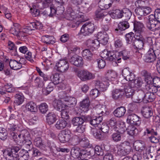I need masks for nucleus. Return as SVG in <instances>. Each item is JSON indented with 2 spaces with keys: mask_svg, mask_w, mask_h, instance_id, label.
<instances>
[{
  "mask_svg": "<svg viewBox=\"0 0 160 160\" xmlns=\"http://www.w3.org/2000/svg\"><path fill=\"white\" fill-rule=\"evenodd\" d=\"M83 16L81 12L78 11H74L71 8H69L66 14L67 19L72 21V28L77 27L83 21Z\"/></svg>",
  "mask_w": 160,
  "mask_h": 160,
  "instance_id": "f257e3e1",
  "label": "nucleus"
},
{
  "mask_svg": "<svg viewBox=\"0 0 160 160\" xmlns=\"http://www.w3.org/2000/svg\"><path fill=\"white\" fill-rule=\"evenodd\" d=\"M119 53H115L112 51H108L104 50L101 54V57L109 61H114L116 63L120 62L121 58L118 57Z\"/></svg>",
  "mask_w": 160,
  "mask_h": 160,
  "instance_id": "f03ea898",
  "label": "nucleus"
},
{
  "mask_svg": "<svg viewBox=\"0 0 160 160\" xmlns=\"http://www.w3.org/2000/svg\"><path fill=\"white\" fill-rule=\"evenodd\" d=\"M102 31L98 32V38L99 39L102 44L105 45L108 42V34L110 32H109V28L107 25H102Z\"/></svg>",
  "mask_w": 160,
  "mask_h": 160,
  "instance_id": "7ed1b4c3",
  "label": "nucleus"
},
{
  "mask_svg": "<svg viewBox=\"0 0 160 160\" xmlns=\"http://www.w3.org/2000/svg\"><path fill=\"white\" fill-rule=\"evenodd\" d=\"M42 25L39 22H32L28 24V25L22 29V32L27 34H31L32 30L36 29H42Z\"/></svg>",
  "mask_w": 160,
  "mask_h": 160,
  "instance_id": "20e7f679",
  "label": "nucleus"
},
{
  "mask_svg": "<svg viewBox=\"0 0 160 160\" xmlns=\"http://www.w3.org/2000/svg\"><path fill=\"white\" fill-rule=\"evenodd\" d=\"M19 148L17 147H13L5 150L3 152L4 155H7L11 160H18L19 157L18 152L20 150Z\"/></svg>",
  "mask_w": 160,
  "mask_h": 160,
  "instance_id": "39448f33",
  "label": "nucleus"
},
{
  "mask_svg": "<svg viewBox=\"0 0 160 160\" xmlns=\"http://www.w3.org/2000/svg\"><path fill=\"white\" fill-rule=\"evenodd\" d=\"M95 29V26L93 23L86 22L82 26L80 31L84 35L86 36L92 34Z\"/></svg>",
  "mask_w": 160,
  "mask_h": 160,
  "instance_id": "423d86ee",
  "label": "nucleus"
},
{
  "mask_svg": "<svg viewBox=\"0 0 160 160\" xmlns=\"http://www.w3.org/2000/svg\"><path fill=\"white\" fill-rule=\"evenodd\" d=\"M158 21L153 14L150 15L148 17V20L146 23L147 28L152 31L158 30L159 26L158 24Z\"/></svg>",
  "mask_w": 160,
  "mask_h": 160,
  "instance_id": "0eeeda50",
  "label": "nucleus"
},
{
  "mask_svg": "<svg viewBox=\"0 0 160 160\" xmlns=\"http://www.w3.org/2000/svg\"><path fill=\"white\" fill-rule=\"evenodd\" d=\"M56 67L58 71L64 72L68 70L69 68V64L68 62L65 59L60 60L56 64Z\"/></svg>",
  "mask_w": 160,
  "mask_h": 160,
  "instance_id": "6e6552de",
  "label": "nucleus"
},
{
  "mask_svg": "<svg viewBox=\"0 0 160 160\" xmlns=\"http://www.w3.org/2000/svg\"><path fill=\"white\" fill-rule=\"evenodd\" d=\"M140 117L135 114H132L128 115L127 119L128 123L133 125L139 126L141 123Z\"/></svg>",
  "mask_w": 160,
  "mask_h": 160,
  "instance_id": "1a4fd4ad",
  "label": "nucleus"
},
{
  "mask_svg": "<svg viewBox=\"0 0 160 160\" xmlns=\"http://www.w3.org/2000/svg\"><path fill=\"white\" fill-rule=\"evenodd\" d=\"M8 128L11 131H15L14 132H12L11 135L12 136V139L14 140L16 139H18L17 136L18 137L20 138V137L22 135L23 137H25L26 135L25 133L27 134V135H28V132L26 130H23L21 132V134H18L15 131L17 129V127L16 125L14 124H9L8 125Z\"/></svg>",
  "mask_w": 160,
  "mask_h": 160,
  "instance_id": "9d476101",
  "label": "nucleus"
},
{
  "mask_svg": "<svg viewBox=\"0 0 160 160\" xmlns=\"http://www.w3.org/2000/svg\"><path fill=\"white\" fill-rule=\"evenodd\" d=\"M69 62L72 64L78 67H81L83 64L82 58L77 54H74L69 59Z\"/></svg>",
  "mask_w": 160,
  "mask_h": 160,
  "instance_id": "9b49d317",
  "label": "nucleus"
},
{
  "mask_svg": "<svg viewBox=\"0 0 160 160\" xmlns=\"http://www.w3.org/2000/svg\"><path fill=\"white\" fill-rule=\"evenodd\" d=\"M24 58H20L19 61L11 59L9 61V65L11 68L14 70L20 69L22 67V65L24 63Z\"/></svg>",
  "mask_w": 160,
  "mask_h": 160,
  "instance_id": "f8f14e48",
  "label": "nucleus"
},
{
  "mask_svg": "<svg viewBox=\"0 0 160 160\" xmlns=\"http://www.w3.org/2000/svg\"><path fill=\"white\" fill-rule=\"evenodd\" d=\"M77 75L81 80L83 81L91 79L93 78L92 73L87 70L78 71L77 72Z\"/></svg>",
  "mask_w": 160,
  "mask_h": 160,
  "instance_id": "ddd939ff",
  "label": "nucleus"
},
{
  "mask_svg": "<svg viewBox=\"0 0 160 160\" xmlns=\"http://www.w3.org/2000/svg\"><path fill=\"white\" fill-rule=\"evenodd\" d=\"M59 140H75L79 139V137L77 135H74L71 138V136L68 134V131L63 130L61 131L59 134L58 137Z\"/></svg>",
  "mask_w": 160,
  "mask_h": 160,
  "instance_id": "4468645a",
  "label": "nucleus"
},
{
  "mask_svg": "<svg viewBox=\"0 0 160 160\" xmlns=\"http://www.w3.org/2000/svg\"><path fill=\"white\" fill-rule=\"evenodd\" d=\"M122 76L127 81L132 82L134 80L135 75L130 70L129 68H126L123 69L122 70Z\"/></svg>",
  "mask_w": 160,
  "mask_h": 160,
  "instance_id": "2eb2a0df",
  "label": "nucleus"
},
{
  "mask_svg": "<svg viewBox=\"0 0 160 160\" xmlns=\"http://www.w3.org/2000/svg\"><path fill=\"white\" fill-rule=\"evenodd\" d=\"M132 24L133 26V30L135 33V36H141V33L143 31L144 28L143 24L140 22L135 21L133 22H132Z\"/></svg>",
  "mask_w": 160,
  "mask_h": 160,
  "instance_id": "dca6fc26",
  "label": "nucleus"
},
{
  "mask_svg": "<svg viewBox=\"0 0 160 160\" xmlns=\"http://www.w3.org/2000/svg\"><path fill=\"white\" fill-rule=\"evenodd\" d=\"M136 39L132 43L134 48L139 50L143 48L144 44L142 36H135Z\"/></svg>",
  "mask_w": 160,
  "mask_h": 160,
  "instance_id": "f3484780",
  "label": "nucleus"
},
{
  "mask_svg": "<svg viewBox=\"0 0 160 160\" xmlns=\"http://www.w3.org/2000/svg\"><path fill=\"white\" fill-rule=\"evenodd\" d=\"M129 83H126L124 85L123 88H122L124 91V95H125L127 98H130L133 96L134 92V88Z\"/></svg>",
  "mask_w": 160,
  "mask_h": 160,
  "instance_id": "a211bd4d",
  "label": "nucleus"
},
{
  "mask_svg": "<svg viewBox=\"0 0 160 160\" xmlns=\"http://www.w3.org/2000/svg\"><path fill=\"white\" fill-rule=\"evenodd\" d=\"M156 59V56L154 51L151 48L146 55L145 61L148 62H154Z\"/></svg>",
  "mask_w": 160,
  "mask_h": 160,
  "instance_id": "6ab92c4d",
  "label": "nucleus"
},
{
  "mask_svg": "<svg viewBox=\"0 0 160 160\" xmlns=\"http://www.w3.org/2000/svg\"><path fill=\"white\" fill-rule=\"evenodd\" d=\"M55 1L56 3L55 6L57 11V14L60 15L63 13L64 10L63 6L65 5V2L63 0H55Z\"/></svg>",
  "mask_w": 160,
  "mask_h": 160,
  "instance_id": "aec40b11",
  "label": "nucleus"
},
{
  "mask_svg": "<svg viewBox=\"0 0 160 160\" xmlns=\"http://www.w3.org/2000/svg\"><path fill=\"white\" fill-rule=\"evenodd\" d=\"M158 133L156 132H155L153 129L148 128H147L145 131L144 132V135H147L148 137V138L150 140H160V138H157L153 135L157 136Z\"/></svg>",
  "mask_w": 160,
  "mask_h": 160,
  "instance_id": "412c9836",
  "label": "nucleus"
},
{
  "mask_svg": "<svg viewBox=\"0 0 160 160\" xmlns=\"http://www.w3.org/2000/svg\"><path fill=\"white\" fill-rule=\"evenodd\" d=\"M124 95L123 89L122 88L115 89L112 92V96L115 100H120Z\"/></svg>",
  "mask_w": 160,
  "mask_h": 160,
  "instance_id": "4be33fe9",
  "label": "nucleus"
},
{
  "mask_svg": "<svg viewBox=\"0 0 160 160\" xmlns=\"http://www.w3.org/2000/svg\"><path fill=\"white\" fill-rule=\"evenodd\" d=\"M66 102L67 106L69 107H73L75 106L77 102L76 98L72 97L66 96L62 99Z\"/></svg>",
  "mask_w": 160,
  "mask_h": 160,
  "instance_id": "5701e85b",
  "label": "nucleus"
},
{
  "mask_svg": "<svg viewBox=\"0 0 160 160\" xmlns=\"http://www.w3.org/2000/svg\"><path fill=\"white\" fill-rule=\"evenodd\" d=\"M108 82L105 81H101L97 80L95 82V86L99 89V91H106L108 87L109 86Z\"/></svg>",
  "mask_w": 160,
  "mask_h": 160,
  "instance_id": "b1692460",
  "label": "nucleus"
},
{
  "mask_svg": "<svg viewBox=\"0 0 160 160\" xmlns=\"http://www.w3.org/2000/svg\"><path fill=\"white\" fill-rule=\"evenodd\" d=\"M90 101L88 97H87L80 102V106L81 109L84 112H87L89 110Z\"/></svg>",
  "mask_w": 160,
  "mask_h": 160,
  "instance_id": "393cba45",
  "label": "nucleus"
},
{
  "mask_svg": "<svg viewBox=\"0 0 160 160\" xmlns=\"http://www.w3.org/2000/svg\"><path fill=\"white\" fill-rule=\"evenodd\" d=\"M117 151L116 152L117 156L122 157L128 154L129 152V149L126 148L122 146H119L117 147Z\"/></svg>",
  "mask_w": 160,
  "mask_h": 160,
  "instance_id": "a878e982",
  "label": "nucleus"
},
{
  "mask_svg": "<svg viewBox=\"0 0 160 160\" xmlns=\"http://www.w3.org/2000/svg\"><path fill=\"white\" fill-rule=\"evenodd\" d=\"M53 105L55 109L60 112L67 108V106L63 104L61 100H55L53 102Z\"/></svg>",
  "mask_w": 160,
  "mask_h": 160,
  "instance_id": "bb28decb",
  "label": "nucleus"
},
{
  "mask_svg": "<svg viewBox=\"0 0 160 160\" xmlns=\"http://www.w3.org/2000/svg\"><path fill=\"white\" fill-rule=\"evenodd\" d=\"M15 90L13 88L11 84H7L0 88V93L3 94L6 93V92H13Z\"/></svg>",
  "mask_w": 160,
  "mask_h": 160,
  "instance_id": "cd10ccee",
  "label": "nucleus"
},
{
  "mask_svg": "<svg viewBox=\"0 0 160 160\" xmlns=\"http://www.w3.org/2000/svg\"><path fill=\"white\" fill-rule=\"evenodd\" d=\"M98 40H92L91 39L88 40L87 42V45L91 48L92 47L95 49H97L99 46L100 43L102 44L99 41V39L98 38Z\"/></svg>",
  "mask_w": 160,
  "mask_h": 160,
  "instance_id": "c85d7f7f",
  "label": "nucleus"
},
{
  "mask_svg": "<svg viewBox=\"0 0 160 160\" xmlns=\"http://www.w3.org/2000/svg\"><path fill=\"white\" fill-rule=\"evenodd\" d=\"M126 112L125 107L121 106L117 108L113 112L114 115L118 118H120L123 116Z\"/></svg>",
  "mask_w": 160,
  "mask_h": 160,
  "instance_id": "c756f323",
  "label": "nucleus"
},
{
  "mask_svg": "<svg viewBox=\"0 0 160 160\" xmlns=\"http://www.w3.org/2000/svg\"><path fill=\"white\" fill-rule=\"evenodd\" d=\"M102 118L101 116L97 117L91 119L90 121V124L95 127H98L99 128V124H102Z\"/></svg>",
  "mask_w": 160,
  "mask_h": 160,
  "instance_id": "7c9ffc66",
  "label": "nucleus"
},
{
  "mask_svg": "<svg viewBox=\"0 0 160 160\" xmlns=\"http://www.w3.org/2000/svg\"><path fill=\"white\" fill-rule=\"evenodd\" d=\"M67 126H69V124L64 120H60L58 121L55 125L56 128L59 130L64 129Z\"/></svg>",
  "mask_w": 160,
  "mask_h": 160,
  "instance_id": "2f4dec72",
  "label": "nucleus"
},
{
  "mask_svg": "<svg viewBox=\"0 0 160 160\" xmlns=\"http://www.w3.org/2000/svg\"><path fill=\"white\" fill-rule=\"evenodd\" d=\"M93 110L97 114H102L106 112V106L104 105H98L96 106Z\"/></svg>",
  "mask_w": 160,
  "mask_h": 160,
  "instance_id": "473e14b6",
  "label": "nucleus"
},
{
  "mask_svg": "<svg viewBox=\"0 0 160 160\" xmlns=\"http://www.w3.org/2000/svg\"><path fill=\"white\" fill-rule=\"evenodd\" d=\"M142 112L143 116L146 118L150 117L153 114L152 108L148 107H144Z\"/></svg>",
  "mask_w": 160,
  "mask_h": 160,
  "instance_id": "72a5a7b5",
  "label": "nucleus"
},
{
  "mask_svg": "<svg viewBox=\"0 0 160 160\" xmlns=\"http://www.w3.org/2000/svg\"><path fill=\"white\" fill-rule=\"evenodd\" d=\"M52 0H46L43 2H40L36 4L39 9H42L43 8H47L52 4Z\"/></svg>",
  "mask_w": 160,
  "mask_h": 160,
  "instance_id": "f704fd0d",
  "label": "nucleus"
},
{
  "mask_svg": "<svg viewBox=\"0 0 160 160\" xmlns=\"http://www.w3.org/2000/svg\"><path fill=\"white\" fill-rule=\"evenodd\" d=\"M26 109L31 112H36L37 110L36 104L33 102L31 101L27 103L25 106Z\"/></svg>",
  "mask_w": 160,
  "mask_h": 160,
  "instance_id": "c9c22d12",
  "label": "nucleus"
},
{
  "mask_svg": "<svg viewBox=\"0 0 160 160\" xmlns=\"http://www.w3.org/2000/svg\"><path fill=\"white\" fill-rule=\"evenodd\" d=\"M54 38L51 36L45 35L42 37V40L43 42L47 44H53L55 42Z\"/></svg>",
  "mask_w": 160,
  "mask_h": 160,
  "instance_id": "e433bc0d",
  "label": "nucleus"
},
{
  "mask_svg": "<svg viewBox=\"0 0 160 160\" xmlns=\"http://www.w3.org/2000/svg\"><path fill=\"white\" fill-rule=\"evenodd\" d=\"M146 89L148 92L152 93L154 94L157 92V94H159V93L160 92V90L158 91L157 88L156 87L154 84H147L146 86Z\"/></svg>",
  "mask_w": 160,
  "mask_h": 160,
  "instance_id": "4c0bfd02",
  "label": "nucleus"
},
{
  "mask_svg": "<svg viewBox=\"0 0 160 160\" xmlns=\"http://www.w3.org/2000/svg\"><path fill=\"white\" fill-rule=\"evenodd\" d=\"M155 98V96L154 94L147 92L145 94L144 102L147 103L148 102H151Z\"/></svg>",
  "mask_w": 160,
  "mask_h": 160,
  "instance_id": "58836bf2",
  "label": "nucleus"
},
{
  "mask_svg": "<svg viewBox=\"0 0 160 160\" xmlns=\"http://www.w3.org/2000/svg\"><path fill=\"white\" fill-rule=\"evenodd\" d=\"M61 77V76L58 73H56L51 77V80L53 82H52L53 83V85L58 84L62 82L63 80L60 79Z\"/></svg>",
  "mask_w": 160,
  "mask_h": 160,
  "instance_id": "ea45409f",
  "label": "nucleus"
},
{
  "mask_svg": "<svg viewBox=\"0 0 160 160\" xmlns=\"http://www.w3.org/2000/svg\"><path fill=\"white\" fill-rule=\"evenodd\" d=\"M107 79L110 81H112L117 77V73L114 71L108 70L106 74Z\"/></svg>",
  "mask_w": 160,
  "mask_h": 160,
  "instance_id": "a19ab883",
  "label": "nucleus"
},
{
  "mask_svg": "<svg viewBox=\"0 0 160 160\" xmlns=\"http://www.w3.org/2000/svg\"><path fill=\"white\" fill-rule=\"evenodd\" d=\"M129 83L132 87L135 88H138L142 86V82L141 78H139L133 80L132 82H129Z\"/></svg>",
  "mask_w": 160,
  "mask_h": 160,
  "instance_id": "79ce46f5",
  "label": "nucleus"
},
{
  "mask_svg": "<svg viewBox=\"0 0 160 160\" xmlns=\"http://www.w3.org/2000/svg\"><path fill=\"white\" fill-rule=\"evenodd\" d=\"M47 122L49 124H52L56 120V115L53 112L49 113L47 117Z\"/></svg>",
  "mask_w": 160,
  "mask_h": 160,
  "instance_id": "37998d69",
  "label": "nucleus"
},
{
  "mask_svg": "<svg viewBox=\"0 0 160 160\" xmlns=\"http://www.w3.org/2000/svg\"><path fill=\"white\" fill-rule=\"evenodd\" d=\"M84 122V119L80 117H76L72 120V124L75 126H78L82 125Z\"/></svg>",
  "mask_w": 160,
  "mask_h": 160,
  "instance_id": "c03bdc74",
  "label": "nucleus"
},
{
  "mask_svg": "<svg viewBox=\"0 0 160 160\" xmlns=\"http://www.w3.org/2000/svg\"><path fill=\"white\" fill-rule=\"evenodd\" d=\"M116 127L118 128L117 130L118 132L122 134L127 129L125 126V122L122 121H120L118 123Z\"/></svg>",
  "mask_w": 160,
  "mask_h": 160,
  "instance_id": "a18cd8bd",
  "label": "nucleus"
},
{
  "mask_svg": "<svg viewBox=\"0 0 160 160\" xmlns=\"http://www.w3.org/2000/svg\"><path fill=\"white\" fill-rule=\"evenodd\" d=\"M82 55L87 60H91L92 59L93 53L88 49H85L83 51Z\"/></svg>",
  "mask_w": 160,
  "mask_h": 160,
  "instance_id": "49530a36",
  "label": "nucleus"
},
{
  "mask_svg": "<svg viewBox=\"0 0 160 160\" xmlns=\"http://www.w3.org/2000/svg\"><path fill=\"white\" fill-rule=\"evenodd\" d=\"M126 40L127 43L128 44H131L136 39V37L135 35L132 32H131L126 35Z\"/></svg>",
  "mask_w": 160,
  "mask_h": 160,
  "instance_id": "de8ad7c7",
  "label": "nucleus"
},
{
  "mask_svg": "<svg viewBox=\"0 0 160 160\" xmlns=\"http://www.w3.org/2000/svg\"><path fill=\"white\" fill-rule=\"evenodd\" d=\"M79 148L78 147H74L71 149V154L73 158H79L81 151H79Z\"/></svg>",
  "mask_w": 160,
  "mask_h": 160,
  "instance_id": "09e8293b",
  "label": "nucleus"
},
{
  "mask_svg": "<svg viewBox=\"0 0 160 160\" xmlns=\"http://www.w3.org/2000/svg\"><path fill=\"white\" fill-rule=\"evenodd\" d=\"M53 83L50 82L46 88H43L42 93L45 95L49 94L53 90Z\"/></svg>",
  "mask_w": 160,
  "mask_h": 160,
  "instance_id": "8fccbe9b",
  "label": "nucleus"
},
{
  "mask_svg": "<svg viewBox=\"0 0 160 160\" xmlns=\"http://www.w3.org/2000/svg\"><path fill=\"white\" fill-rule=\"evenodd\" d=\"M122 9H116L113 10L111 12V14L114 17V18H121L123 17Z\"/></svg>",
  "mask_w": 160,
  "mask_h": 160,
  "instance_id": "3c124183",
  "label": "nucleus"
},
{
  "mask_svg": "<svg viewBox=\"0 0 160 160\" xmlns=\"http://www.w3.org/2000/svg\"><path fill=\"white\" fill-rule=\"evenodd\" d=\"M24 101V97L22 95L17 94L15 96L14 103L16 105H19L22 104Z\"/></svg>",
  "mask_w": 160,
  "mask_h": 160,
  "instance_id": "603ef678",
  "label": "nucleus"
},
{
  "mask_svg": "<svg viewBox=\"0 0 160 160\" xmlns=\"http://www.w3.org/2000/svg\"><path fill=\"white\" fill-rule=\"evenodd\" d=\"M130 25L127 21H124L119 23L118 25V28L121 31L124 30L129 27Z\"/></svg>",
  "mask_w": 160,
  "mask_h": 160,
  "instance_id": "864d4df0",
  "label": "nucleus"
},
{
  "mask_svg": "<svg viewBox=\"0 0 160 160\" xmlns=\"http://www.w3.org/2000/svg\"><path fill=\"white\" fill-rule=\"evenodd\" d=\"M126 130L127 131L128 133L131 136L134 135L137 132L136 128L131 125L128 126Z\"/></svg>",
  "mask_w": 160,
  "mask_h": 160,
  "instance_id": "5fc2aeb1",
  "label": "nucleus"
},
{
  "mask_svg": "<svg viewBox=\"0 0 160 160\" xmlns=\"http://www.w3.org/2000/svg\"><path fill=\"white\" fill-rule=\"evenodd\" d=\"M123 17H124L126 20H129L132 15L131 11L127 8H124L122 9Z\"/></svg>",
  "mask_w": 160,
  "mask_h": 160,
  "instance_id": "6e6d98bb",
  "label": "nucleus"
},
{
  "mask_svg": "<svg viewBox=\"0 0 160 160\" xmlns=\"http://www.w3.org/2000/svg\"><path fill=\"white\" fill-rule=\"evenodd\" d=\"M148 2L142 0H138L135 2V4L137 8H143L147 5Z\"/></svg>",
  "mask_w": 160,
  "mask_h": 160,
  "instance_id": "4d7b16f0",
  "label": "nucleus"
},
{
  "mask_svg": "<svg viewBox=\"0 0 160 160\" xmlns=\"http://www.w3.org/2000/svg\"><path fill=\"white\" fill-rule=\"evenodd\" d=\"M119 54L122 55V58L124 60H127L130 57L129 52L126 49L121 51Z\"/></svg>",
  "mask_w": 160,
  "mask_h": 160,
  "instance_id": "13d9d810",
  "label": "nucleus"
},
{
  "mask_svg": "<svg viewBox=\"0 0 160 160\" xmlns=\"http://www.w3.org/2000/svg\"><path fill=\"white\" fill-rule=\"evenodd\" d=\"M92 132L93 136L97 139H100L102 137L101 133L100 130L95 128L92 129Z\"/></svg>",
  "mask_w": 160,
  "mask_h": 160,
  "instance_id": "bf43d9fd",
  "label": "nucleus"
},
{
  "mask_svg": "<svg viewBox=\"0 0 160 160\" xmlns=\"http://www.w3.org/2000/svg\"><path fill=\"white\" fill-rule=\"evenodd\" d=\"M91 155L90 151H88L87 150H81V153L80 158L82 159H85V158L88 156Z\"/></svg>",
  "mask_w": 160,
  "mask_h": 160,
  "instance_id": "052dcab7",
  "label": "nucleus"
},
{
  "mask_svg": "<svg viewBox=\"0 0 160 160\" xmlns=\"http://www.w3.org/2000/svg\"><path fill=\"white\" fill-rule=\"evenodd\" d=\"M39 110L42 113H45L48 110V106L45 103H42L39 107Z\"/></svg>",
  "mask_w": 160,
  "mask_h": 160,
  "instance_id": "680f3d73",
  "label": "nucleus"
},
{
  "mask_svg": "<svg viewBox=\"0 0 160 160\" xmlns=\"http://www.w3.org/2000/svg\"><path fill=\"white\" fill-rule=\"evenodd\" d=\"M99 129L103 133H107L109 130V127L105 123H102V124H99Z\"/></svg>",
  "mask_w": 160,
  "mask_h": 160,
  "instance_id": "e2e57ef3",
  "label": "nucleus"
},
{
  "mask_svg": "<svg viewBox=\"0 0 160 160\" xmlns=\"http://www.w3.org/2000/svg\"><path fill=\"white\" fill-rule=\"evenodd\" d=\"M104 0H100L98 2V6L102 10H106L109 8V6L106 4Z\"/></svg>",
  "mask_w": 160,
  "mask_h": 160,
  "instance_id": "0e129e2a",
  "label": "nucleus"
},
{
  "mask_svg": "<svg viewBox=\"0 0 160 160\" xmlns=\"http://www.w3.org/2000/svg\"><path fill=\"white\" fill-rule=\"evenodd\" d=\"M145 45H147L151 47L153 45V42L151 37H147L143 39Z\"/></svg>",
  "mask_w": 160,
  "mask_h": 160,
  "instance_id": "69168bd1",
  "label": "nucleus"
},
{
  "mask_svg": "<svg viewBox=\"0 0 160 160\" xmlns=\"http://www.w3.org/2000/svg\"><path fill=\"white\" fill-rule=\"evenodd\" d=\"M61 118H62L67 119L69 118L68 110L65 108L61 111Z\"/></svg>",
  "mask_w": 160,
  "mask_h": 160,
  "instance_id": "338daca9",
  "label": "nucleus"
},
{
  "mask_svg": "<svg viewBox=\"0 0 160 160\" xmlns=\"http://www.w3.org/2000/svg\"><path fill=\"white\" fill-rule=\"evenodd\" d=\"M95 153L98 155L102 156L103 152L102 148L98 146H96L94 148Z\"/></svg>",
  "mask_w": 160,
  "mask_h": 160,
  "instance_id": "774afa93",
  "label": "nucleus"
}]
</instances>
